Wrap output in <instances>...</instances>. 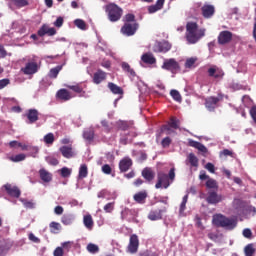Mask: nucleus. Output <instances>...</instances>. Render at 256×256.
Listing matches in <instances>:
<instances>
[{
  "mask_svg": "<svg viewBox=\"0 0 256 256\" xmlns=\"http://www.w3.org/2000/svg\"><path fill=\"white\" fill-rule=\"evenodd\" d=\"M186 31V39L191 45H195L201 37H205V29H199L197 22H188Z\"/></svg>",
  "mask_w": 256,
  "mask_h": 256,
  "instance_id": "nucleus-1",
  "label": "nucleus"
},
{
  "mask_svg": "<svg viewBox=\"0 0 256 256\" xmlns=\"http://www.w3.org/2000/svg\"><path fill=\"white\" fill-rule=\"evenodd\" d=\"M157 183L155 184L156 189H169L171 183L175 181V168H171L168 175L165 172H158Z\"/></svg>",
  "mask_w": 256,
  "mask_h": 256,
  "instance_id": "nucleus-2",
  "label": "nucleus"
},
{
  "mask_svg": "<svg viewBox=\"0 0 256 256\" xmlns=\"http://www.w3.org/2000/svg\"><path fill=\"white\" fill-rule=\"evenodd\" d=\"M212 221L216 227H223V229H228V231H233L237 227V220L228 218L223 214H215Z\"/></svg>",
  "mask_w": 256,
  "mask_h": 256,
  "instance_id": "nucleus-3",
  "label": "nucleus"
},
{
  "mask_svg": "<svg viewBox=\"0 0 256 256\" xmlns=\"http://www.w3.org/2000/svg\"><path fill=\"white\" fill-rule=\"evenodd\" d=\"M106 13H108L109 21L115 23L123 16V9L119 8L116 4H109L106 6Z\"/></svg>",
  "mask_w": 256,
  "mask_h": 256,
  "instance_id": "nucleus-4",
  "label": "nucleus"
},
{
  "mask_svg": "<svg viewBox=\"0 0 256 256\" xmlns=\"http://www.w3.org/2000/svg\"><path fill=\"white\" fill-rule=\"evenodd\" d=\"M162 69L171 71V73H177L181 69L179 62L175 58L165 59L162 65Z\"/></svg>",
  "mask_w": 256,
  "mask_h": 256,
  "instance_id": "nucleus-5",
  "label": "nucleus"
},
{
  "mask_svg": "<svg viewBox=\"0 0 256 256\" xmlns=\"http://www.w3.org/2000/svg\"><path fill=\"white\" fill-rule=\"evenodd\" d=\"M137 29H139V24L137 22L125 23L121 28V33L126 35V37H131L137 33Z\"/></svg>",
  "mask_w": 256,
  "mask_h": 256,
  "instance_id": "nucleus-6",
  "label": "nucleus"
},
{
  "mask_svg": "<svg viewBox=\"0 0 256 256\" xmlns=\"http://www.w3.org/2000/svg\"><path fill=\"white\" fill-rule=\"evenodd\" d=\"M3 189H5L7 195L9 197H13L14 199H19L21 197V189L19 187L12 185V184H5L3 186Z\"/></svg>",
  "mask_w": 256,
  "mask_h": 256,
  "instance_id": "nucleus-7",
  "label": "nucleus"
},
{
  "mask_svg": "<svg viewBox=\"0 0 256 256\" xmlns=\"http://www.w3.org/2000/svg\"><path fill=\"white\" fill-rule=\"evenodd\" d=\"M224 199L225 197L223 195L215 191L208 192V196L206 197V201L209 205H217V203H221Z\"/></svg>",
  "mask_w": 256,
  "mask_h": 256,
  "instance_id": "nucleus-8",
  "label": "nucleus"
},
{
  "mask_svg": "<svg viewBox=\"0 0 256 256\" xmlns=\"http://www.w3.org/2000/svg\"><path fill=\"white\" fill-rule=\"evenodd\" d=\"M232 39L233 33L231 31L224 30L218 35L219 45H227V43H231Z\"/></svg>",
  "mask_w": 256,
  "mask_h": 256,
  "instance_id": "nucleus-9",
  "label": "nucleus"
},
{
  "mask_svg": "<svg viewBox=\"0 0 256 256\" xmlns=\"http://www.w3.org/2000/svg\"><path fill=\"white\" fill-rule=\"evenodd\" d=\"M128 251L129 253H137L139 251V236L136 234L130 236Z\"/></svg>",
  "mask_w": 256,
  "mask_h": 256,
  "instance_id": "nucleus-10",
  "label": "nucleus"
},
{
  "mask_svg": "<svg viewBox=\"0 0 256 256\" xmlns=\"http://www.w3.org/2000/svg\"><path fill=\"white\" fill-rule=\"evenodd\" d=\"M202 17L204 19H211L215 15V6L211 4H204L201 7Z\"/></svg>",
  "mask_w": 256,
  "mask_h": 256,
  "instance_id": "nucleus-11",
  "label": "nucleus"
},
{
  "mask_svg": "<svg viewBox=\"0 0 256 256\" xmlns=\"http://www.w3.org/2000/svg\"><path fill=\"white\" fill-rule=\"evenodd\" d=\"M171 47V43H169L168 41H162L156 43V45L154 46V51L155 53H168V51H171Z\"/></svg>",
  "mask_w": 256,
  "mask_h": 256,
  "instance_id": "nucleus-12",
  "label": "nucleus"
},
{
  "mask_svg": "<svg viewBox=\"0 0 256 256\" xmlns=\"http://www.w3.org/2000/svg\"><path fill=\"white\" fill-rule=\"evenodd\" d=\"M39 71V66L37 62H28L26 63L25 67L22 68V72L24 75H35Z\"/></svg>",
  "mask_w": 256,
  "mask_h": 256,
  "instance_id": "nucleus-13",
  "label": "nucleus"
},
{
  "mask_svg": "<svg viewBox=\"0 0 256 256\" xmlns=\"http://www.w3.org/2000/svg\"><path fill=\"white\" fill-rule=\"evenodd\" d=\"M131 167H133V160L131 158L125 157L122 160H120L119 169L121 173H127V171L131 169Z\"/></svg>",
  "mask_w": 256,
  "mask_h": 256,
  "instance_id": "nucleus-14",
  "label": "nucleus"
},
{
  "mask_svg": "<svg viewBox=\"0 0 256 256\" xmlns=\"http://www.w3.org/2000/svg\"><path fill=\"white\" fill-rule=\"evenodd\" d=\"M167 212V208L159 209V210H151L148 214V219L150 221H159L163 219V213Z\"/></svg>",
  "mask_w": 256,
  "mask_h": 256,
  "instance_id": "nucleus-15",
  "label": "nucleus"
},
{
  "mask_svg": "<svg viewBox=\"0 0 256 256\" xmlns=\"http://www.w3.org/2000/svg\"><path fill=\"white\" fill-rule=\"evenodd\" d=\"M219 101H221V99L215 96L206 98L205 100L206 109H208V111H215V109H217V103H219Z\"/></svg>",
  "mask_w": 256,
  "mask_h": 256,
  "instance_id": "nucleus-16",
  "label": "nucleus"
},
{
  "mask_svg": "<svg viewBox=\"0 0 256 256\" xmlns=\"http://www.w3.org/2000/svg\"><path fill=\"white\" fill-rule=\"evenodd\" d=\"M57 34V30L55 28H49L47 25H42V27L38 30V36L39 37H45V35H48L49 37H53V35Z\"/></svg>",
  "mask_w": 256,
  "mask_h": 256,
  "instance_id": "nucleus-17",
  "label": "nucleus"
},
{
  "mask_svg": "<svg viewBox=\"0 0 256 256\" xmlns=\"http://www.w3.org/2000/svg\"><path fill=\"white\" fill-rule=\"evenodd\" d=\"M106 79L107 73L99 69L94 73L93 83H95V85H100V83H103V81H105Z\"/></svg>",
  "mask_w": 256,
  "mask_h": 256,
  "instance_id": "nucleus-18",
  "label": "nucleus"
},
{
  "mask_svg": "<svg viewBox=\"0 0 256 256\" xmlns=\"http://www.w3.org/2000/svg\"><path fill=\"white\" fill-rule=\"evenodd\" d=\"M209 77H214V79H223L225 72L217 67H211L208 69Z\"/></svg>",
  "mask_w": 256,
  "mask_h": 256,
  "instance_id": "nucleus-19",
  "label": "nucleus"
},
{
  "mask_svg": "<svg viewBox=\"0 0 256 256\" xmlns=\"http://www.w3.org/2000/svg\"><path fill=\"white\" fill-rule=\"evenodd\" d=\"M26 117L30 124L37 123L39 121V111L37 109H29Z\"/></svg>",
  "mask_w": 256,
  "mask_h": 256,
  "instance_id": "nucleus-20",
  "label": "nucleus"
},
{
  "mask_svg": "<svg viewBox=\"0 0 256 256\" xmlns=\"http://www.w3.org/2000/svg\"><path fill=\"white\" fill-rule=\"evenodd\" d=\"M39 175L43 183H51L53 181V174L47 171L45 168L39 170Z\"/></svg>",
  "mask_w": 256,
  "mask_h": 256,
  "instance_id": "nucleus-21",
  "label": "nucleus"
},
{
  "mask_svg": "<svg viewBox=\"0 0 256 256\" xmlns=\"http://www.w3.org/2000/svg\"><path fill=\"white\" fill-rule=\"evenodd\" d=\"M141 61L146 65H155L157 63V59L152 53H145L141 56Z\"/></svg>",
  "mask_w": 256,
  "mask_h": 256,
  "instance_id": "nucleus-22",
  "label": "nucleus"
},
{
  "mask_svg": "<svg viewBox=\"0 0 256 256\" xmlns=\"http://www.w3.org/2000/svg\"><path fill=\"white\" fill-rule=\"evenodd\" d=\"M116 127L120 131H129V129H133V122L119 120L116 122Z\"/></svg>",
  "mask_w": 256,
  "mask_h": 256,
  "instance_id": "nucleus-23",
  "label": "nucleus"
},
{
  "mask_svg": "<svg viewBox=\"0 0 256 256\" xmlns=\"http://www.w3.org/2000/svg\"><path fill=\"white\" fill-rule=\"evenodd\" d=\"M60 153L65 157V159H71V157H75V152H73V148L71 146H62L59 149Z\"/></svg>",
  "mask_w": 256,
  "mask_h": 256,
  "instance_id": "nucleus-24",
  "label": "nucleus"
},
{
  "mask_svg": "<svg viewBox=\"0 0 256 256\" xmlns=\"http://www.w3.org/2000/svg\"><path fill=\"white\" fill-rule=\"evenodd\" d=\"M148 194L147 191H140L137 192L134 196L133 199L136 203H140L141 205H143V203H145V201L147 200Z\"/></svg>",
  "mask_w": 256,
  "mask_h": 256,
  "instance_id": "nucleus-25",
  "label": "nucleus"
},
{
  "mask_svg": "<svg viewBox=\"0 0 256 256\" xmlns=\"http://www.w3.org/2000/svg\"><path fill=\"white\" fill-rule=\"evenodd\" d=\"M56 97L61 101H69L71 99V92L67 89H60L58 90Z\"/></svg>",
  "mask_w": 256,
  "mask_h": 256,
  "instance_id": "nucleus-26",
  "label": "nucleus"
},
{
  "mask_svg": "<svg viewBox=\"0 0 256 256\" xmlns=\"http://www.w3.org/2000/svg\"><path fill=\"white\" fill-rule=\"evenodd\" d=\"M163 5H165V0H157L154 5L148 7V12L157 13V11H161V9H163Z\"/></svg>",
  "mask_w": 256,
  "mask_h": 256,
  "instance_id": "nucleus-27",
  "label": "nucleus"
},
{
  "mask_svg": "<svg viewBox=\"0 0 256 256\" xmlns=\"http://www.w3.org/2000/svg\"><path fill=\"white\" fill-rule=\"evenodd\" d=\"M9 3L16 9H23V7H29V0H9Z\"/></svg>",
  "mask_w": 256,
  "mask_h": 256,
  "instance_id": "nucleus-28",
  "label": "nucleus"
},
{
  "mask_svg": "<svg viewBox=\"0 0 256 256\" xmlns=\"http://www.w3.org/2000/svg\"><path fill=\"white\" fill-rule=\"evenodd\" d=\"M121 68L124 73H127L129 77H137V73H135V70L131 68V65L127 62H122L121 63Z\"/></svg>",
  "mask_w": 256,
  "mask_h": 256,
  "instance_id": "nucleus-29",
  "label": "nucleus"
},
{
  "mask_svg": "<svg viewBox=\"0 0 256 256\" xmlns=\"http://www.w3.org/2000/svg\"><path fill=\"white\" fill-rule=\"evenodd\" d=\"M83 224L86 229L91 231L95 225V222L93 221V216H91V214L85 215L83 217Z\"/></svg>",
  "mask_w": 256,
  "mask_h": 256,
  "instance_id": "nucleus-30",
  "label": "nucleus"
},
{
  "mask_svg": "<svg viewBox=\"0 0 256 256\" xmlns=\"http://www.w3.org/2000/svg\"><path fill=\"white\" fill-rule=\"evenodd\" d=\"M142 177L148 181V183H151L155 179V172L151 170V168H145L142 170Z\"/></svg>",
  "mask_w": 256,
  "mask_h": 256,
  "instance_id": "nucleus-31",
  "label": "nucleus"
},
{
  "mask_svg": "<svg viewBox=\"0 0 256 256\" xmlns=\"http://www.w3.org/2000/svg\"><path fill=\"white\" fill-rule=\"evenodd\" d=\"M189 145L190 147H194V149H198L201 153H207V147H205L201 142L190 140Z\"/></svg>",
  "mask_w": 256,
  "mask_h": 256,
  "instance_id": "nucleus-32",
  "label": "nucleus"
},
{
  "mask_svg": "<svg viewBox=\"0 0 256 256\" xmlns=\"http://www.w3.org/2000/svg\"><path fill=\"white\" fill-rule=\"evenodd\" d=\"M108 88L114 95H123V88L113 82L108 83Z\"/></svg>",
  "mask_w": 256,
  "mask_h": 256,
  "instance_id": "nucleus-33",
  "label": "nucleus"
},
{
  "mask_svg": "<svg viewBox=\"0 0 256 256\" xmlns=\"http://www.w3.org/2000/svg\"><path fill=\"white\" fill-rule=\"evenodd\" d=\"M83 139L88 143H91L95 139V130L87 129L83 132Z\"/></svg>",
  "mask_w": 256,
  "mask_h": 256,
  "instance_id": "nucleus-34",
  "label": "nucleus"
},
{
  "mask_svg": "<svg viewBox=\"0 0 256 256\" xmlns=\"http://www.w3.org/2000/svg\"><path fill=\"white\" fill-rule=\"evenodd\" d=\"M89 175V169L87 168V164H82L79 168V179H85Z\"/></svg>",
  "mask_w": 256,
  "mask_h": 256,
  "instance_id": "nucleus-35",
  "label": "nucleus"
},
{
  "mask_svg": "<svg viewBox=\"0 0 256 256\" xmlns=\"http://www.w3.org/2000/svg\"><path fill=\"white\" fill-rule=\"evenodd\" d=\"M62 69H63V66H61V65L50 69L48 77H50V79H57V75H59V73Z\"/></svg>",
  "mask_w": 256,
  "mask_h": 256,
  "instance_id": "nucleus-36",
  "label": "nucleus"
},
{
  "mask_svg": "<svg viewBox=\"0 0 256 256\" xmlns=\"http://www.w3.org/2000/svg\"><path fill=\"white\" fill-rule=\"evenodd\" d=\"M67 89H70L71 91H74V93H78L80 95H85V91H83V87L81 85L76 84V85H65Z\"/></svg>",
  "mask_w": 256,
  "mask_h": 256,
  "instance_id": "nucleus-37",
  "label": "nucleus"
},
{
  "mask_svg": "<svg viewBox=\"0 0 256 256\" xmlns=\"http://www.w3.org/2000/svg\"><path fill=\"white\" fill-rule=\"evenodd\" d=\"M74 217L72 214H64L61 218V223L63 225H72L74 221Z\"/></svg>",
  "mask_w": 256,
  "mask_h": 256,
  "instance_id": "nucleus-38",
  "label": "nucleus"
},
{
  "mask_svg": "<svg viewBox=\"0 0 256 256\" xmlns=\"http://www.w3.org/2000/svg\"><path fill=\"white\" fill-rule=\"evenodd\" d=\"M187 161L190 163L191 167H199V158H197L193 153L188 155Z\"/></svg>",
  "mask_w": 256,
  "mask_h": 256,
  "instance_id": "nucleus-39",
  "label": "nucleus"
},
{
  "mask_svg": "<svg viewBox=\"0 0 256 256\" xmlns=\"http://www.w3.org/2000/svg\"><path fill=\"white\" fill-rule=\"evenodd\" d=\"M189 200V195H185L182 198V202L180 204L179 214L183 215L185 213V209H187V201Z\"/></svg>",
  "mask_w": 256,
  "mask_h": 256,
  "instance_id": "nucleus-40",
  "label": "nucleus"
},
{
  "mask_svg": "<svg viewBox=\"0 0 256 256\" xmlns=\"http://www.w3.org/2000/svg\"><path fill=\"white\" fill-rule=\"evenodd\" d=\"M74 25L78 27V29H81L82 31H87V23H85L82 19H76L74 21Z\"/></svg>",
  "mask_w": 256,
  "mask_h": 256,
  "instance_id": "nucleus-41",
  "label": "nucleus"
},
{
  "mask_svg": "<svg viewBox=\"0 0 256 256\" xmlns=\"http://www.w3.org/2000/svg\"><path fill=\"white\" fill-rule=\"evenodd\" d=\"M25 159H27V156L25 154H17L10 157V161H12L13 163H19L21 161H25Z\"/></svg>",
  "mask_w": 256,
  "mask_h": 256,
  "instance_id": "nucleus-42",
  "label": "nucleus"
},
{
  "mask_svg": "<svg viewBox=\"0 0 256 256\" xmlns=\"http://www.w3.org/2000/svg\"><path fill=\"white\" fill-rule=\"evenodd\" d=\"M44 142L46 145H53L55 143V135L53 133H48L44 136Z\"/></svg>",
  "mask_w": 256,
  "mask_h": 256,
  "instance_id": "nucleus-43",
  "label": "nucleus"
},
{
  "mask_svg": "<svg viewBox=\"0 0 256 256\" xmlns=\"http://www.w3.org/2000/svg\"><path fill=\"white\" fill-rule=\"evenodd\" d=\"M245 256H253L255 255V248L253 247V244H248L244 248Z\"/></svg>",
  "mask_w": 256,
  "mask_h": 256,
  "instance_id": "nucleus-44",
  "label": "nucleus"
},
{
  "mask_svg": "<svg viewBox=\"0 0 256 256\" xmlns=\"http://www.w3.org/2000/svg\"><path fill=\"white\" fill-rule=\"evenodd\" d=\"M50 231L51 233H59V231H61V224H59V222H51L50 223Z\"/></svg>",
  "mask_w": 256,
  "mask_h": 256,
  "instance_id": "nucleus-45",
  "label": "nucleus"
},
{
  "mask_svg": "<svg viewBox=\"0 0 256 256\" xmlns=\"http://www.w3.org/2000/svg\"><path fill=\"white\" fill-rule=\"evenodd\" d=\"M20 201L22 205L25 207V209H35V203H33V201H29L23 198H20Z\"/></svg>",
  "mask_w": 256,
  "mask_h": 256,
  "instance_id": "nucleus-46",
  "label": "nucleus"
},
{
  "mask_svg": "<svg viewBox=\"0 0 256 256\" xmlns=\"http://www.w3.org/2000/svg\"><path fill=\"white\" fill-rule=\"evenodd\" d=\"M170 95L174 99V101H177L178 103H181V101H183L181 94L177 90H171Z\"/></svg>",
  "mask_w": 256,
  "mask_h": 256,
  "instance_id": "nucleus-47",
  "label": "nucleus"
},
{
  "mask_svg": "<svg viewBox=\"0 0 256 256\" xmlns=\"http://www.w3.org/2000/svg\"><path fill=\"white\" fill-rule=\"evenodd\" d=\"M105 213H113L115 211V201L109 202L104 206Z\"/></svg>",
  "mask_w": 256,
  "mask_h": 256,
  "instance_id": "nucleus-48",
  "label": "nucleus"
},
{
  "mask_svg": "<svg viewBox=\"0 0 256 256\" xmlns=\"http://www.w3.org/2000/svg\"><path fill=\"white\" fill-rule=\"evenodd\" d=\"M206 187L208 189H217V181H215V179H213V178H209L206 181Z\"/></svg>",
  "mask_w": 256,
  "mask_h": 256,
  "instance_id": "nucleus-49",
  "label": "nucleus"
},
{
  "mask_svg": "<svg viewBox=\"0 0 256 256\" xmlns=\"http://www.w3.org/2000/svg\"><path fill=\"white\" fill-rule=\"evenodd\" d=\"M169 127L172 129H179V120L175 117L170 118V122L168 123Z\"/></svg>",
  "mask_w": 256,
  "mask_h": 256,
  "instance_id": "nucleus-50",
  "label": "nucleus"
},
{
  "mask_svg": "<svg viewBox=\"0 0 256 256\" xmlns=\"http://www.w3.org/2000/svg\"><path fill=\"white\" fill-rule=\"evenodd\" d=\"M219 237H223V235H219L213 232L208 233V238L210 241H214V243H219Z\"/></svg>",
  "mask_w": 256,
  "mask_h": 256,
  "instance_id": "nucleus-51",
  "label": "nucleus"
},
{
  "mask_svg": "<svg viewBox=\"0 0 256 256\" xmlns=\"http://www.w3.org/2000/svg\"><path fill=\"white\" fill-rule=\"evenodd\" d=\"M60 175L61 177L67 178L71 176V169L67 168V167H63L62 169H60Z\"/></svg>",
  "mask_w": 256,
  "mask_h": 256,
  "instance_id": "nucleus-52",
  "label": "nucleus"
},
{
  "mask_svg": "<svg viewBox=\"0 0 256 256\" xmlns=\"http://www.w3.org/2000/svg\"><path fill=\"white\" fill-rule=\"evenodd\" d=\"M197 62V58H188L185 62L186 69H191Z\"/></svg>",
  "mask_w": 256,
  "mask_h": 256,
  "instance_id": "nucleus-53",
  "label": "nucleus"
},
{
  "mask_svg": "<svg viewBox=\"0 0 256 256\" xmlns=\"http://www.w3.org/2000/svg\"><path fill=\"white\" fill-rule=\"evenodd\" d=\"M87 250L89 253H98L99 252V246L95 244H88L87 245Z\"/></svg>",
  "mask_w": 256,
  "mask_h": 256,
  "instance_id": "nucleus-54",
  "label": "nucleus"
},
{
  "mask_svg": "<svg viewBox=\"0 0 256 256\" xmlns=\"http://www.w3.org/2000/svg\"><path fill=\"white\" fill-rule=\"evenodd\" d=\"M171 138L170 137H165L162 139L161 141V145L163 147V149H167V147H169V145H171Z\"/></svg>",
  "mask_w": 256,
  "mask_h": 256,
  "instance_id": "nucleus-55",
  "label": "nucleus"
},
{
  "mask_svg": "<svg viewBox=\"0 0 256 256\" xmlns=\"http://www.w3.org/2000/svg\"><path fill=\"white\" fill-rule=\"evenodd\" d=\"M9 251L7 245L0 243V256H6Z\"/></svg>",
  "mask_w": 256,
  "mask_h": 256,
  "instance_id": "nucleus-56",
  "label": "nucleus"
},
{
  "mask_svg": "<svg viewBox=\"0 0 256 256\" xmlns=\"http://www.w3.org/2000/svg\"><path fill=\"white\" fill-rule=\"evenodd\" d=\"M243 237H245L246 239H251V237H253V232L251 231V229L249 228H245L242 232Z\"/></svg>",
  "mask_w": 256,
  "mask_h": 256,
  "instance_id": "nucleus-57",
  "label": "nucleus"
},
{
  "mask_svg": "<svg viewBox=\"0 0 256 256\" xmlns=\"http://www.w3.org/2000/svg\"><path fill=\"white\" fill-rule=\"evenodd\" d=\"M46 161L47 163H49V165H53V167H56V165H59V160H57V158L47 157Z\"/></svg>",
  "mask_w": 256,
  "mask_h": 256,
  "instance_id": "nucleus-58",
  "label": "nucleus"
},
{
  "mask_svg": "<svg viewBox=\"0 0 256 256\" xmlns=\"http://www.w3.org/2000/svg\"><path fill=\"white\" fill-rule=\"evenodd\" d=\"M111 166L109 164H105L102 166V173H105V175H111Z\"/></svg>",
  "mask_w": 256,
  "mask_h": 256,
  "instance_id": "nucleus-59",
  "label": "nucleus"
},
{
  "mask_svg": "<svg viewBox=\"0 0 256 256\" xmlns=\"http://www.w3.org/2000/svg\"><path fill=\"white\" fill-rule=\"evenodd\" d=\"M28 239H29L30 241H32V243H41V239H39L38 237H36V235L33 234V233H30V234L28 235Z\"/></svg>",
  "mask_w": 256,
  "mask_h": 256,
  "instance_id": "nucleus-60",
  "label": "nucleus"
},
{
  "mask_svg": "<svg viewBox=\"0 0 256 256\" xmlns=\"http://www.w3.org/2000/svg\"><path fill=\"white\" fill-rule=\"evenodd\" d=\"M9 83H11V81L8 78L0 80V89H5Z\"/></svg>",
  "mask_w": 256,
  "mask_h": 256,
  "instance_id": "nucleus-61",
  "label": "nucleus"
},
{
  "mask_svg": "<svg viewBox=\"0 0 256 256\" xmlns=\"http://www.w3.org/2000/svg\"><path fill=\"white\" fill-rule=\"evenodd\" d=\"M125 20L127 23H133L135 22V16L133 14H126Z\"/></svg>",
  "mask_w": 256,
  "mask_h": 256,
  "instance_id": "nucleus-62",
  "label": "nucleus"
},
{
  "mask_svg": "<svg viewBox=\"0 0 256 256\" xmlns=\"http://www.w3.org/2000/svg\"><path fill=\"white\" fill-rule=\"evenodd\" d=\"M53 255H54V256H63V255H64L63 248H62V247H57V248L54 250Z\"/></svg>",
  "mask_w": 256,
  "mask_h": 256,
  "instance_id": "nucleus-63",
  "label": "nucleus"
},
{
  "mask_svg": "<svg viewBox=\"0 0 256 256\" xmlns=\"http://www.w3.org/2000/svg\"><path fill=\"white\" fill-rule=\"evenodd\" d=\"M62 247L66 251H69V249H71V247H73V242H71V241L64 242V243H62Z\"/></svg>",
  "mask_w": 256,
  "mask_h": 256,
  "instance_id": "nucleus-64",
  "label": "nucleus"
}]
</instances>
